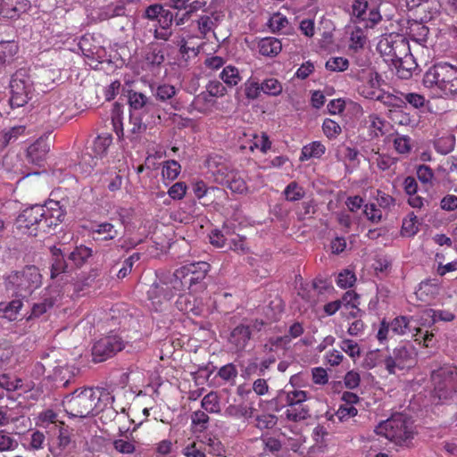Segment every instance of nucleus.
<instances>
[{"mask_svg":"<svg viewBox=\"0 0 457 457\" xmlns=\"http://www.w3.org/2000/svg\"><path fill=\"white\" fill-rule=\"evenodd\" d=\"M217 376L225 381L235 380L237 376V370L234 364L228 363L222 365L221 368L218 370Z\"/></svg>","mask_w":457,"mask_h":457,"instance_id":"nucleus-61","label":"nucleus"},{"mask_svg":"<svg viewBox=\"0 0 457 457\" xmlns=\"http://www.w3.org/2000/svg\"><path fill=\"white\" fill-rule=\"evenodd\" d=\"M356 415L357 410L353 405L341 404L336 414L331 416L330 420L336 417L340 422H345L348 420L354 418Z\"/></svg>","mask_w":457,"mask_h":457,"instance_id":"nucleus-53","label":"nucleus"},{"mask_svg":"<svg viewBox=\"0 0 457 457\" xmlns=\"http://www.w3.org/2000/svg\"><path fill=\"white\" fill-rule=\"evenodd\" d=\"M18 446V440L10 432L0 430V452H12Z\"/></svg>","mask_w":457,"mask_h":457,"instance_id":"nucleus-42","label":"nucleus"},{"mask_svg":"<svg viewBox=\"0 0 457 457\" xmlns=\"http://www.w3.org/2000/svg\"><path fill=\"white\" fill-rule=\"evenodd\" d=\"M288 24V21L286 16L279 12L274 13L269 20V27L273 32L280 31Z\"/></svg>","mask_w":457,"mask_h":457,"instance_id":"nucleus-62","label":"nucleus"},{"mask_svg":"<svg viewBox=\"0 0 457 457\" xmlns=\"http://www.w3.org/2000/svg\"><path fill=\"white\" fill-rule=\"evenodd\" d=\"M10 105L12 109L22 107L28 104L34 94V81L28 70L21 68L16 71L10 81Z\"/></svg>","mask_w":457,"mask_h":457,"instance_id":"nucleus-6","label":"nucleus"},{"mask_svg":"<svg viewBox=\"0 0 457 457\" xmlns=\"http://www.w3.org/2000/svg\"><path fill=\"white\" fill-rule=\"evenodd\" d=\"M49 145L46 140L39 137L27 149L28 161L33 164L40 165L49 152Z\"/></svg>","mask_w":457,"mask_h":457,"instance_id":"nucleus-22","label":"nucleus"},{"mask_svg":"<svg viewBox=\"0 0 457 457\" xmlns=\"http://www.w3.org/2000/svg\"><path fill=\"white\" fill-rule=\"evenodd\" d=\"M221 17L216 13H212L211 16L203 15L198 20V29L201 34L206 35L218 26Z\"/></svg>","mask_w":457,"mask_h":457,"instance_id":"nucleus-34","label":"nucleus"},{"mask_svg":"<svg viewBox=\"0 0 457 457\" xmlns=\"http://www.w3.org/2000/svg\"><path fill=\"white\" fill-rule=\"evenodd\" d=\"M200 444H204L206 447L204 448L209 454L215 455L217 457H222L225 453V447L223 446L220 438L215 436H208L205 440L200 441Z\"/></svg>","mask_w":457,"mask_h":457,"instance_id":"nucleus-36","label":"nucleus"},{"mask_svg":"<svg viewBox=\"0 0 457 457\" xmlns=\"http://www.w3.org/2000/svg\"><path fill=\"white\" fill-rule=\"evenodd\" d=\"M52 255L51 278H54L62 273L72 271V265L68 260V254L56 246L50 248Z\"/></svg>","mask_w":457,"mask_h":457,"instance_id":"nucleus-18","label":"nucleus"},{"mask_svg":"<svg viewBox=\"0 0 457 457\" xmlns=\"http://www.w3.org/2000/svg\"><path fill=\"white\" fill-rule=\"evenodd\" d=\"M434 385V394L438 399L452 398L457 392V368L453 365H444L434 370L430 375Z\"/></svg>","mask_w":457,"mask_h":457,"instance_id":"nucleus-7","label":"nucleus"},{"mask_svg":"<svg viewBox=\"0 0 457 457\" xmlns=\"http://www.w3.org/2000/svg\"><path fill=\"white\" fill-rule=\"evenodd\" d=\"M54 438L51 439L50 452L54 457L61 455L62 452L71 444V430L63 422L51 429Z\"/></svg>","mask_w":457,"mask_h":457,"instance_id":"nucleus-16","label":"nucleus"},{"mask_svg":"<svg viewBox=\"0 0 457 457\" xmlns=\"http://www.w3.org/2000/svg\"><path fill=\"white\" fill-rule=\"evenodd\" d=\"M112 137L110 134H103L95 138L93 142L92 151L94 155L97 158L103 157L110 145L112 144Z\"/></svg>","mask_w":457,"mask_h":457,"instance_id":"nucleus-33","label":"nucleus"},{"mask_svg":"<svg viewBox=\"0 0 457 457\" xmlns=\"http://www.w3.org/2000/svg\"><path fill=\"white\" fill-rule=\"evenodd\" d=\"M387 325L390 326L391 333L395 335H404L411 332L410 321L406 316H397Z\"/></svg>","mask_w":457,"mask_h":457,"instance_id":"nucleus-39","label":"nucleus"},{"mask_svg":"<svg viewBox=\"0 0 457 457\" xmlns=\"http://www.w3.org/2000/svg\"><path fill=\"white\" fill-rule=\"evenodd\" d=\"M42 284V276L38 268L26 266L21 270L12 272L6 278V288L12 290L14 299L0 302V312L16 314L23 306V300L29 296Z\"/></svg>","mask_w":457,"mask_h":457,"instance_id":"nucleus-1","label":"nucleus"},{"mask_svg":"<svg viewBox=\"0 0 457 457\" xmlns=\"http://www.w3.org/2000/svg\"><path fill=\"white\" fill-rule=\"evenodd\" d=\"M93 233L104 235L103 239L104 240L113 239L118 235L117 230L114 229V226L109 222H103L95 225L93 228Z\"/></svg>","mask_w":457,"mask_h":457,"instance_id":"nucleus-49","label":"nucleus"},{"mask_svg":"<svg viewBox=\"0 0 457 457\" xmlns=\"http://www.w3.org/2000/svg\"><path fill=\"white\" fill-rule=\"evenodd\" d=\"M261 441L263 448L262 455H276L281 451V442L276 437L270 436H262L261 437Z\"/></svg>","mask_w":457,"mask_h":457,"instance_id":"nucleus-37","label":"nucleus"},{"mask_svg":"<svg viewBox=\"0 0 457 457\" xmlns=\"http://www.w3.org/2000/svg\"><path fill=\"white\" fill-rule=\"evenodd\" d=\"M91 256V248L83 245L75 247V249L68 254V260L72 265V270L81 267Z\"/></svg>","mask_w":457,"mask_h":457,"instance_id":"nucleus-26","label":"nucleus"},{"mask_svg":"<svg viewBox=\"0 0 457 457\" xmlns=\"http://www.w3.org/2000/svg\"><path fill=\"white\" fill-rule=\"evenodd\" d=\"M259 53L263 56H277L282 50L281 42L276 37H264L258 43Z\"/></svg>","mask_w":457,"mask_h":457,"instance_id":"nucleus-25","label":"nucleus"},{"mask_svg":"<svg viewBox=\"0 0 457 457\" xmlns=\"http://www.w3.org/2000/svg\"><path fill=\"white\" fill-rule=\"evenodd\" d=\"M43 218L44 207L41 204L31 205L18 215L15 220V226L19 230L36 237L38 233L46 231Z\"/></svg>","mask_w":457,"mask_h":457,"instance_id":"nucleus-8","label":"nucleus"},{"mask_svg":"<svg viewBox=\"0 0 457 457\" xmlns=\"http://www.w3.org/2000/svg\"><path fill=\"white\" fill-rule=\"evenodd\" d=\"M222 185L226 186L233 193L243 194L246 191V183L237 172L230 171L222 179Z\"/></svg>","mask_w":457,"mask_h":457,"instance_id":"nucleus-28","label":"nucleus"},{"mask_svg":"<svg viewBox=\"0 0 457 457\" xmlns=\"http://www.w3.org/2000/svg\"><path fill=\"white\" fill-rule=\"evenodd\" d=\"M157 280H155L147 291L148 300L150 302L149 308L155 312H162L168 305L170 297L179 292L184 291L183 283L176 276V270L159 271L156 273Z\"/></svg>","mask_w":457,"mask_h":457,"instance_id":"nucleus-3","label":"nucleus"},{"mask_svg":"<svg viewBox=\"0 0 457 457\" xmlns=\"http://www.w3.org/2000/svg\"><path fill=\"white\" fill-rule=\"evenodd\" d=\"M326 69L330 71H344L349 67V61L344 57H331L326 62Z\"/></svg>","mask_w":457,"mask_h":457,"instance_id":"nucleus-55","label":"nucleus"},{"mask_svg":"<svg viewBox=\"0 0 457 457\" xmlns=\"http://www.w3.org/2000/svg\"><path fill=\"white\" fill-rule=\"evenodd\" d=\"M350 41V48L353 49L354 51H358L364 47L367 42V35L361 28L355 27L351 32Z\"/></svg>","mask_w":457,"mask_h":457,"instance_id":"nucleus-41","label":"nucleus"},{"mask_svg":"<svg viewBox=\"0 0 457 457\" xmlns=\"http://www.w3.org/2000/svg\"><path fill=\"white\" fill-rule=\"evenodd\" d=\"M455 137L453 134H445L434 141L436 151L441 154H448L455 146Z\"/></svg>","mask_w":457,"mask_h":457,"instance_id":"nucleus-32","label":"nucleus"},{"mask_svg":"<svg viewBox=\"0 0 457 457\" xmlns=\"http://www.w3.org/2000/svg\"><path fill=\"white\" fill-rule=\"evenodd\" d=\"M211 265L206 262H197L187 264V274L190 273L197 292H202L207 287L206 276Z\"/></svg>","mask_w":457,"mask_h":457,"instance_id":"nucleus-19","label":"nucleus"},{"mask_svg":"<svg viewBox=\"0 0 457 457\" xmlns=\"http://www.w3.org/2000/svg\"><path fill=\"white\" fill-rule=\"evenodd\" d=\"M183 454L186 457H206V453L200 443L193 442L184 447Z\"/></svg>","mask_w":457,"mask_h":457,"instance_id":"nucleus-64","label":"nucleus"},{"mask_svg":"<svg viewBox=\"0 0 457 457\" xmlns=\"http://www.w3.org/2000/svg\"><path fill=\"white\" fill-rule=\"evenodd\" d=\"M357 300L358 295L355 293L347 291L345 293L342 299L326 303L322 306V309L326 314H335V312H337L341 306H343L346 311H348L349 308H356Z\"/></svg>","mask_w":457,"mask_h":457,"instance_id":"nucleus-21","label":"nucleus"},{"mask_svg":"<svg viewBox=\"0 0 457 457\" xmlns=\"http://www.w3.org/2000/svg\"><path fill=\"white\" fill-rule=\"evenodd\" d=\"M375 433L401 447H411L416 435L414 423L410 417L396 413L388 420L379 422Z\"/></svg>","mask_w":457,"mask_h":457,"instance_id":"nucleus-4","label":"nucleus"},{"mask_svg":"<svg viewBox=\"0 0 457 457\" xmlns=\"http://www.w3.org/2000/svg\"><path fill=\"white\" fill-rule=\"evenodd\" d=\"M180 164L175 160H170L163 163L162 168V175L164 179L174 180L180 172Z\"/></svg>","mask_w":457,"mask_h":457,"instance_id":"nucleus-44","label":"nucleus"},{"mask_svg":"<svg viewBox=\"0 0 457 457\" xmlns=\"http://www.w3.org/2000/svg\"><path fill=\"white\" fill-rule=\"evenodd\" d=\"M378 50L381 54L390 57V61L393 62V59L398 58L403 52H409L410 47L408 42L401 35L390 34L380 39Z\"/></svg>","mask_w":457,"mask_h":457,"instance_id":"nucleus-12","label":"nucleus"},{"mask_svg":"<svg viewBox=\"0 0 457 457\" xmlns=\"http://www.w3.org/2000/svg\"><path fill=\"white\" fill-rule=\"evenodd\" d=\"M322 129H323L324 134L328 138L336 137L342 131L339 124L331 119L324 120L323 124H322Z\"/></svg>","mask_w":457,"mask_h":457,"instance_id":"nucleus-60","label":"nucleus"},{"mask_svg":"<svg viewBox=\"0 0 457 457\" xmlns=\"http://www.w3.org/2000/svg\"><path fill=\"white\" fill-rule=\"evenodd\" d=\"M98 158L91 153H83L78 164L81 173L88 175L97 164Z\"/></svg>","mask_w":457,"mask_h":457,"instance_id":"nucleus-40","label":"nucleus"},{"mask_svg":"<svg viewBox=\"0 0 457 457\" xmlns=\"http://www.w3.org/2000/svg\"><path fill=\"white\" fill-rule=\"evenodd\" d=\"M428 34V28L421 23H415L410 27L411 38L420 44L427 41Z\"/></svg>","mask_w":457,"mask_h":457,"instance_id":"nucleus-47","label":"nucleus"},{"mask_svg":"<svg viewBox=\"0 0 457 457\" xmlns=\"http://www.w3.org/2000/svg\"><path fill=\"white\" fill-rule=\"evenodd\" d=\"M261 89L266 95L278 96L282 92V85L277 79L269 78L261 84Z\"/></svg>","mask_w":457,"mask_h":457,"instance_id":"nucleus-48","label":"nucleus"},{"mask_svg":"<svg viewBox=\"0 0 457 457\" xmlns=\"http://www.w3.org/2000/svg\"><path fill=\"white\" fill-rule=\"evenodd\" d=\"M403 101L405 102V108L407 107V104H410L413 108L420 109L424 107L427 102L422 95L417 93H403Z\"/></svg>","mask_w":457,"mask_h":457,"instance_id":"nucleus-57","label":"nucleus"},{"mask_svg":"<svg viewBox=\"0 0 457 457\" xmlns=\"http://www.w3.org/2000/svg\"><path fill=\"white\" fill-rule=\"evenodd\" d=\"M418 231L417 216L411 212L407 218L403 219L401 232L403 236L413 237Z\"/></svg>","mask_w":457,"mask_h":457,"instance_id":"nucleus-43","label":"nucleus"},{"mask_svg":"<svg viewBox=\"0 0 457 457\" xmlns=\"http://www.w3.org/2000/svg\"><path fill=\"white\" fill-rule=\"evenodd\" d=\"M129 124L131 125L129 131L136 136L144 133L147 128L146 124L142 121L140 115L136 112H130Z\"/></svg>","mask_w":457,"mask_h":457,"instance_id":"nucleus-56","label":"nucleus"},{"mask_svg":"<svg viewBox=\"0 0 457 457\" xmlns=\"http://www.w3.org/2000/svg\"><path fill=\"white\" fill-rule=\"evenodd\" d=\"M125 347L124 340L116 335H111L100 338L92 347L94 362H103L112 358Z\"/></svg>","mask_w":457,"mask_h":457,"instance_id":"nucleus-10","label":"nucleus"},{"mask_svg":"<svg viewBox=\"0 0 457 457\" xmlns=\"http://www.w3.org/2000/svg\"><path fill=\"white\" fill-rule=\"evenodd\" d=\"M220 78L230 87L237 85L241 81L238 69L232 65L226 66L222 70Z\"/></svg>","mask_w":457,"mask_h":457,"instance_id":"nucleus-38","label":"nucleus"},{"mask_svg":"<svg viewBox=\"0 0 457 457\" xmlns=\"http://www.w3.org/2000/svg\"><path fill=\"white\" fill-rule=\"evenodd\" d=\"M22 380L16 377L5 373L0 375V387L8 392H13L22 387Z\"/></svg>","mask_w":457,"mask_h":457,"instance_id":"nucleus-46","label":"nucleus"},{"mask_svg":"<svg viewBox=\"0 0 457 457\" xmlns=\"http://www.w3.org/2000/svg\"><path fill=\"white\" fill-rule=\"evenodd\" d=\"M284 194L287 201L295 202L303 197L304 191L296 182L293 181L287 186Z\"/></svg>","mask_w":457,"mask_h":457,"instance_id":"nucleus-52","label":"nucleus"},{"mask_svg":"<svg viewBox=\"0 0 457 457\" xmlns=\"http://www.w3.org/2000/svg\"><path fill=\"white\" fill-rule=\"evenodd\" d=\"M102 391L94 387H79L64 395L63 410L70 418L87 419L102 411Z\"/></svg>","mask_w":457,"mask_h":457,"instance_id":"nucleus-2","label":"nucleus"},{"mask_svg":"<svg viewBox=\"0 0 457 457\" xmlns=\"http://www.w3.org/2000/svg\"><path fill=\"white\" fill-rule=\"evenodd\" d=\"M332 290L333 287L328 279L316 278L311 284L302 285L298 295L310 304L312 308L311 312H318L320 308L317 306V303L313 304V298L315 296L323 295Z\"/></svg>","mask_w":457,"mask_h":457,"instance_id":"nucleus-11","label":"nucleus"},{"mask_svg":"<svg viewBox=\"0 0 457 457\" xmlns=\"http://www.w3.org/2000/svg\"><path fill=\"white\" fill-rule=\"evenodd\" d=\"M286 419L291 422H301L310 419V408L305 403H300L287 406Z\"/></svg>","mask_w":457,"mask_h":457,"instance_id":"nucleus-24","label":"nucleus"},{"mask_svg":"<svg viewBox=\"0 0 457 457\" xmlns=\"http://www.w3.org/2000/svg\"><path fill=\"white\" fill-rule=\"evenodd\" d=\"M127 97L128 103L131 109V112H136L137 111L141 110L144 107L149 109V106L153 105V104L148 100V98L142 93L129 90Z\"/></svg>","mask_w":457,"mask_h":457,"instance_id":"nucleus-30","label":"nucleus"},{"mask_svg":"<svg viewBox=\"0 0 457 457\" xmlns=\"http://www.w3.org/2000/svg\"><path fill=\"white\" fill-rule=\"evenodd\" d=\"M19 46L15 41L0 42V65L10 64L18 54Z\"/></svg>","mask_w":457,"mask_h":457,"instance_id":"nucleus-27","label":"nucleus"},{"mask_svg":"<svg viewBox=\"0 0 457 457\" xmlns=\"http://www.w3.org/2000/svg\"><path fill=\"white\" fill-rule=\"evenodd\" d=\"M176 95V89L173 86L163 84L156 88L155 96L160 101H166L172 98Z\"/></svg>","mask_w":457,"mask_h":457,"instance_id":"nucleus-63","label":"nucleus"},{"mask_svg":"<svg viewBox=\"0 0 457 457\" xmlns=\"http://www.w3.org/2000/svg\"><path fill=\"white\" fill-rule=\"evenodd\" d=\"M278 419L273 414H262L254 418V426L258 429H271L277 425Z\"/></svg>","mask_w":457,"mask_h":457,"instance_id":"nucleus-50","label":"nucleus"},{"mask_svg":"<svg viewBox=\"0 0 457 457\" xmlns=\"http://www.w3.org/2000/svg\"><path fill=\"white\" fill-rule=\"evenodd\" d=\"M307 400L308 392L291 386L278 392L277 396L273 398V404H275L276 411H280L292 404L305 403Z\"/></svg>","mask_w":457,"mask_h":457,"instance_id":"nucleus-15","label":"nucleus"},{"mask_svg":"<svg viewBox=\"0 0 457 457\" xmlns=\"http://www.w3.org/2000/svg\"><path fill=\"white\" fill-rule=\"evenodd\" d=\"M25 130L24 127H13L9 131L4 132L0 137V149L5 148L10 143L14 142L19 135L23 133Z\"/></svg>","mask_w":457,"mask_h":457,"instance_id":"nucleus-51","label":"nucleus"},{"mask_svg":"<svg viewBox=\"0 0 457 457\" xmlns=\"http://www.w3.org/2000/svg\"><path fill=\"white\" fill-rule=\"evenodd\" d=\"M30 8L29 0H0V15L6 19H18Z\"/></svg>","mask_w":457,"mask_h":457,"instance_id":"nucleus-17","label":"nucleus"},{"mask_svg":"<svg viewBox=\"0 0 457 457\" xmlns=\"http://www.w3.org/2000/svg\"><path fill=\"white\" fill-rule=\"evenodd\" d=\"M187 264L184 265L179 269L176 270V276H179L180 278L184 288H187L190 292L196 293V287L195 286V283L192 279V276L187 274Z\"/></svg>","mask_w":457,"mask_h":457,"instance_id":"nucleus-54","label":"nucleus"},{"mask_svg":"<svg viewBox=\"0 0 457 457\" xmlns=\"http://www.w3.org/2000/svg\"><path fill=\"white\" fill-rule=\"evenodd\" d=\"M341 350L349 354L350 357L355 359L360 356L361 350L359 344L352 339H345L340 343Z\"/></svg>","mask_w":457,"mask_h":457,"instance_id":"nucleus-59","label":"nucleus"},{"mask_svg":"<svg viewBox=\"0 0 457 457\" xmlns=\"http://www.w3.org/2000/svg\"><path fill=\"white\" fill-rule=\"evenodd\" d=\"M175 304L178 311L182 314H190V312L197 314L195 312L196 307L195 298L191 295H180L178 297Z\"/></svg>","mask_w":457,"mask_h":457,"instance_id":"nucleus-35","label":"nucleus"},{"mask_svg":"<svg viewBox=\"0 0 457 457\" xmlns=\"http://www.w3.org/2000/svg\"><path fill=\"white\" fill-rule=\"evenodd\" d=\"M326 151V147L320 141H314L302 148L301 157L302 161L309 160L312 158H320Z\"/></svg>","mask_w":457,"mask_h":457,"instance_id":"nucleus-31","label":"nucleus"},{"mask_svg":"<svg viewBox=\"0 0 457 457\" xmlns=\"http://www.w3.org/2000/svg\"><path fill=\"white\" fill-rule=\"evenodd\" d=\"M360 20L365 22V28H373L381 21V14L378 8L368 9L367 12Z\"/></svg>","mask_w":457,"mask_h":457,"instance_id":"nucleus-58","label":"nucleus"},{"mask_svg":"<svg viewBox=\"0 0 457 457\" xmlns=\"http://www.w3.org/2000/svg\"><path fill=\"white\" fill-rule=\"evenodd\" d=\"M171 10L166 7V3L163 4H153L145 8L143 17L150 21H156L161 29H170L174 19Z\"/></svg>","mask_w":457,"mask_h":457,"instance_id":"nucleus-14","label":"nucleus"},{"mask_svg":"<svg viewBox=\"0 0 457 457\" xmlns=\"http://www.w3.org/2000/svg\"><path fill=\"white\" fill-rule=\"evenodd\" d=\"M403 57L400 54L398 58L393 59V64L396 68L398 77L407 79L412 76V72L416 71L418 65L411 53L403 52Z\"/></svg>","mask_w":457,"mask_h":457,"instance_id":"nucleus-20","label":"nucleus"},{"mask_svg":"<svg viewBox=\"0 0 457 457\" xmlns=\"http://www.w3.org/2000/svg\"><path fill=\"white\" fill-rule=\"evenodd\" d=\"M253 331L248 325H239L232 329L230 333L229 342L235 346L236 351H242L245 349L250 340V336Z\"/></svg>","mask_w":457,"mask_h":457,"instance_id":"nucleus-23","label":"nucleus"},{"mask_svg":"<svg viewBox=\"0 0 457 457\" xmlns=\"http://www.w3.org/2000/svg\"><path fill=\"white\" fill-rule=\"evenodd\" d=\"M422 83L428 88L440 89L446 97H454L457 96V66L436 63L425 72Z\"/></svg>","mask_w":457,"mask_h":457,"instance_id":"nucleus-5","label":"nucleus"},{"mask_svg":"<svg viewBox=\"0 0 457 457\" xmlns=\"http://www.w3.org/2000/svg\"><path fill=\"white\" fill-rule=\"evenodd\" d=\"M126 15V7L124 0H120L115 4H110L99 12V18L101 20H109L115 17H120Z\"/></svg>","mask_w":457,"mask_h":457,"instance_id":"nucleus-29","label":"nucleus"},{"mask_svg":"<svg viewBox=\"0 0 457 457\" xmlns=\"http://www.w3.org/2000/svg\"><path fill=\"white\" fill-rule=\"evenodd\" d=\"M202 407L209 413H218L220 411L219 398L216 393L211 392L202 399Z\"/></svg>","mask_w":457,"mask_h":457,"instance_id":"nucleus-45","label":"nucleus"},{"mask_svg":"<svg viewBox=\"0 0 457 457\" xmlns=\"http://www.w3.org/2000/svg\"><path fill=\"white\" fill-rule=\"evenodd\" d=\"M414 349L406 345H398L391 355L384 360L388 374H395L396 370H409L415 366Z\"/></svg>","mask_w":457,"mask_h":457,"instance_id":"nucleus-9","label":"nucleus"},{"mask_svg":"<svg viewBox=\"0 0 457 457\" xmlns=\"http://www.w3.org/2000/svg\"><path fill=\"white\" fill-rule=\"evenodd\" d=\"M43 222L46 225L45 234H49L52 230L63 221L66 215V210L60 204L59 201L50 200L44 205Z\"/></svg>","mask_w":457,"mask_h":457,"instance_id":"nucleus-13","label":"nucleus"}]
</instances>
